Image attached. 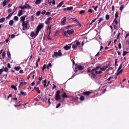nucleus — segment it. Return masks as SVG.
Listing matches in <instances>:
<instances>
[{
  "mask_svg": "<svg viewBox=\"0 0 129 129\" xmlns=\"http://www.w3.org/2000/svg\"><path fill=\"white\" fill-rule=\"evenodd\" d=\"M101 67V66H99L96 68H93L91 70V74L92 77L95 79H97V77L96 75L102 73V72L101 71H98V70Z\"/></svg>",
  "mask_w": 129,
  "mask_h": 129,
  "instance_id": "nucleus-1",
  "label": "nucleus"
},
{
  "mask_svg": "<svg viewBox=\"0 0 129 129\" xmlns=\"http://www.w3.org/2000/svg\"><path fill=\"white\" fill-rule=\"evenodd\" d=\"M61 51L60 50H59L58 52H54V54L52 55V57L54 58L55 57L57 58L58 57H60L61 56L62 54L61 53Z\"/></svg>",
  "mask_w": 129,
  "mask_h": 129,
  "instance_id": "nucleus-2",
  "label": "nucleus"
},
{
  "mask_svg": "<svg viewBox=\"0 0 129 129\" xmlns=\"http://www.w3.org/2000/svg\"><path fill=\"white\" fill-rule=\"evenodd\" d=\"M28 20L26 21H24L23 22L22 24V26L23 27H24L25 28L27 29V24L28 23Z\"/></svg>",
  "mask_w": 129,
  "mask_h": 129,
  "instance_id": "nucleus-3",
  "label": "nucleus"
},
{
  "mask_svg": "<svg viewBox=\"0 0 129 129\" xmlns=\"http://www.w3.org/2000/svg\"><path fill=\"white\" fill-rule=\"evenodd\" d=\"M93 93V92L89 91H86L83 92L82 93V95L88 96H89L90 94Z\"/></svg>",
  "mask_w": 129,
  "mask_h": 129,
  "instance_id": "nucleus-4",
  "label": "nucleus"
},
{
  "mask_svg": "<svg viewBox=\"0 0 129 129\" xmlns=\"http://www.w3.org/2000/svg\"><path fill=\"white\" fill-rule=\"evenodd\" d=\"M44 24L43 23H41L40 24H39L37 27L36 29L40 31L41 29L43 27Z\"/></svg>",
  "mask_w": 129,
  "mask_h": 129,
  "instance_id": "nucleus-5",
  "label": "nucleus"
},
{
  "mask_svg": "<svg viewBox=\"0 0 129 129\" xmlns=\"http://www.w3.org/2000/svg\"><path fill=\"white\" fill-rule=\"evenodd\" d=\"M73 43L69 44L68 45H66L64 47L65 50H67L68 49H70L71 48V45Z\"/></svg>",
  "mask_w": 129,
  "mask_h": 129,
  "instance_id": "nucleus-6",
  "label": "nucleus"
},
{
  "mask_svg": "<svg viewBox=\"0 0 129 129\" xmlns=\"http://www.w3.org/2000/svg\"><path fill=\"white\" fill-rule=\"evenodd\" d=\"M51 19L52 18L51 17L47 18L45 21V23L46 24L49 25L50 23V21Z\"/></svg>",
  "mask_w": 129,
  "mask_h": 129,
  "instance_id": "nucleus-7",
  "label": "nucleus"
},
{
  "mask_svg": "<svg viewBox=\"0 0 129 129\" xmlns=\"http://www.w3.org/2000/svg\"><path fill=\"white\" fill-rule=\"evenodd\" d=\"M66 17H64L62 19V21L61 22V25H65V22L66 20Z\"/></svg>",
  "mask_w": 129,
  "mask_h": 129,
  "instance_id": "nucleus-8",
  "label": "nucleus"
},
{
  "mask_svg": "<svg viewBox=\"0 0 129 129\" xmlns=\"http://www.w3.org/2000/svg\"><path fill=\"white\" fill-rule=\"evenodd\" d=\"M67 32L69 35H71L74 33V31L73 29L68 30L67 31Z\"/></svg>",
  "mask_w": 129,
  "mask_h": 129,
  "instance_id": "nucleus-9",
  "label": "nucleus"
},
{
  "mask_svg": "<svg viewBox=\"0 0 129 129\" xmlns=\"http://www.w3.org/2000/svg\"><path fill=\"white\" fill-rule=\"evenodd\" d=\"M109 65V64L107 65L106 66H104L102 68H101H101H100V69L101 70V71H104L108 67Z\"/></svg>",
  "mask_w": 129,
  "mask_h": 129,
  "instance_id": "nucleus-10",
  "label": "nucleus"
},
{
  "mask_svg": "<svg viewBox=\"0 0 129 129\" xmlns=\"http://www.w3.org/2000/svg\"><path fill=\"white\" fill-rule=\"evenodd\" d=\"M25 81L22 78H20L19 79V86H20L23 84V82Z\"/></svg>",
  "mask_w": 129,
  "mask_h": 129,
  "instance_id": "nucleus-11",
  "label": "nucleus"
},
{
  "mask_svg": "<svg viewBox=\"0 0 129 129\" xmlns=\"http://www.w3.org/2000/svg\"><path fill=\"white\" fill-rule=\"evenodd\" d=\"M77 68L79 70H82L84 68V67L81 65L78 66Z\"/></svg>",
  "mask_w": 129,
  "mask_h": 129,
  "instance_id": "nucleus-12",
  "label": "nucleus"
},
{
  "mask_svg": "<svg viewBox=\"0 0 129 129\" xmlns=\"http://www.w3.org/2000/svg\"><path fill=\"white\" fill-rule=\"evenodd\" d=\"M73 7H67L66 8H64L63 9V10L64 11H66V10H72Z\"/></svg>",
  "mask_w": 129,
  "mask_h": 129,
  "instance_id": "nucleus-13",
  "label": "nucleus"
},
{
  "mask_svg": "<svg viewBox=\"0 0 129 129\" xmlns=\"http://www.w3.org/2000/svg\"><path fill=\"white\" fill-rule=\"evenodd\" d=\"M23 14L22 10H20L18 11V12L17 14V15L20 16Z\"/></svg>",
  "mask_w": 129,
  "mask_h": 129,
  "instance_id": "nucleus-14",
  "label": "nucleus"
},
{
  "mask_svg": "<svg viewBox=\"0 0 129 129\" xmlns=\"http://www.w3.org/2000/svg\"><path fill=\"white\" fill-rule=\"evenodd\" d=\"M26 17V15H24V16H22L21 17H20V19H21V21L22 22H24L25 21H24L25 20V17Z\"/></svg>",
  "mask_w": 129,
  "mask_h": 129,
  "instance_id": "nucleus-15",
  "label": "nucleus"
},
{
  "mask_svg": "<svg viewBox=\"0 0 129 129\" xmlns=\"http://www.w3.org/2000/svg\"><path fill=\"white\" fill-rule=\"evenodd\" d=\"M34 89L38 93H40V91L39 88L38 87H34Z\"/></svg>",
  "mask_w": 129,
  "mask_h": 129,
  "instance_id": "nucleus-16",
  "label": "nucleus"
},
{
  "mask_svg": "<svg viewBox=\"0 0 129 129\" xmlns=\"http://www.w3.org/2000/svg\"><path fill=\"white\" fill-rule=\"evenodd\" d=\"M61 98L60 95H55V99L56 101H58Z\"/></svg>",
  "mask_w": 129,
  "mask_h": 129,
  "instance_id": "nucleus-17",
  "label": "nucleus"
},
{
  "mask_svg": "<svg viewBox=\"0 0 129 129\" xmlns=\"http://www.w3.org/2000/svg\"><path fill=\"white\" fill-rule=\"evenodd\" d=\"M25 6L26 7V9H29L31 8V6H29V5L27 4L26 3H25Z\"/></svg>",
  "mask_w": 129,
  "mask_h": 129,
  "instance_id": "nucleus-18",
  "label": "nucleus"
},
{
  "mask_svg": "<svg viewBox=\"0 0 129 129\" xmlns=\"http://www.w3.org/2000/svg\"><path fill=\"white\" fill-rule=\"evenodd\" d=\"M64 1H61L59 4L57 6V8L60 7L63 3Z\"/></svg>",
  "mask_w": 129,
  "mask_h": 129,
  "instance_id": "nucleus-19",
  "label": "nucleus"
},
{
  "mask_svg": "<svg viewBox=\"0 0 129 129\" xmlns=\"http://www.w3.org/2000/svg\"><path fill=\"white\" fill-rule=\"evenodd\" d=\"M76 42V43L75 44L77 46H78L80 44V43L78 41H77V40H75L74 41V42Z\"/></svg>",
  "mask_w": 129,
  "mask_h": 129,
  "instance_id": "nucleus-20",
  "label": "nucleus"
},
{
  "mask_svg": "<svg viewBox=\"0 0 129 129\" xmlns=\"http://www.w3.org/2000/svg\"><path fill=\"white\" fill-rule=\"evenodd\" d=\"M76 42V43L75 44L77 46H78L80 44V43L78 41H77V40H75L74 41V42Z\"/></svg>",
  "mask_w": 129,
  "mask_h": 129,
  "instance_id": "nucleus-21",
  "label": "nucleus"
},
{
  "mask_svg": "<svg viewBox=\"0 0 129 129\" xmlns=\"http://www.w3.org/2000/svg\"><path fill=\"white\" fill-rule=\"evenodd\" d=\"M30 35L31 37H35V34L34 31H31L30 34Z\"/></svg>",
  "mask_w": 129,
  "mask_h": 129,
  "instance_id": "nucleus-22",
  "label": "nucleus"
},
{
  "mask_svg": "<svg viewBox=\"0 0 129 129\" xmlns=\"http://www.w3.org/2000/svg\"><path fill=\"white\" fill-rule=\"evenodd\" d=\"M45 99V100L46 101L47 99V97L45 96V97H44L43 99H42L41 97H40L39 98V99H40L41 101L42 100L43 101H44V99Z\"/></svg>",
  "mask_w": 129,
  "mask_h": 129,
  "instance_id": "nucleus-23",
  "label": "nucleus"
},
{
  "mask_svg": "<svg viewBox=\"0 0 129 129\" xmlns=\"http://www.w3.org/2000/svg\"><path fill=\"white\" fill-rule=\"evenodd\" d=\"M20 95L24 96L26 95V92H24L22 91H21L20 92Z\"/></svg>",
  "mask_w": 129,
  "mask_h": 129,
  "instance_id": "nucleus-24",
  "label": "nucleus"
},
{
  "mask_svg": "<svg viewBox=\"0 0 129 129\" xmlns=\"http://www.w3.org/2000/svg\"><path fill=\"white\" fill-rule=\"evenodd\" d=\"M14 23V22L12 20H10L9 22V25L10 26H12Z\"/></svg>",
  "mask_w": 129,
  "mask_h": 129,
  "instance_id": "nucleus-25",
  "label": "nucleus"
},
{
  "mask_svg": "<svg viewBox=\"0 0 129 129\" xmlns=\"http://www.w3.org/2000/svg\"><path fill=\"white\" fill-rule=\"evenodd\" d=\"M10 87L12 88L13 89H14L15 90H17L16 87L13 85H11V86Z\"/></svg>",
  "mask_w": 129,
  "mask_h": 129,
  "instance_id": "nucleus-26",
  "label": "nucleus"
},
{
  "mask_svg": "<svg viewBox=\"0 0 129 129\" xmlns=\"http://www.w3.org/2000/svg\"><path fill=\"white\" fill-rule=\"evenodd\" d=\"M19 7L20 8L22 9H25L26 8V7L25 5L24 6H21Z\"/></svg>",
  "mask_w": 129,
  "mask_h": 129,
  "instance_id": "nucleus-27",
  "label": "nucleus"
},
{
  "mask_svg": "<svg viewBox=\"0 0 129 129\" xmlns=\"http://www.w3.org/2000/svg\"><path fill=\"white\" fill-rule=\"evenodd\" d=\"M5 20V18L4 17H2L0 19V23H2Z\"/></svg>",
  "mask_w": 129,
  "mask_h": 129,
  "instance_id": "nucleus-28",
  "label": "nucleus"
},
{
  "mask_svg": "<svg viewBox=\"0 0 129 129\" xmlns=\"http://www.w3.org/2000/svg\"><path fill=\"white\" fill-rule=\"evenodd\" d=\"M62 33H63V36L66 37H68L67 35V32L66 31L63 30Z\"/></svg>",
  "mask_w": 129,
  "mask_h": 129,
  "instance_id": "nucleus-29",
  "label": "nucleus"
},
{
  "mask_svg": "<svg viewBox=\"0 0 129 129\" xmlns=\"http://www.w3.org/2000/svg\"><path fill=\"white\" fill-rule=\"evenodd\" d=\"M7 55L9 59L11 58V55L10 52L9 51H8L7 52Z\"/></svg>",
  "mask_w": 129,
  "mask_h": 129,
  "instance_id": "nucleus-30",
  "label": "nucleus"
},
{
  "mask_svg": "<svg viewBox=\"0 0 129 129\" xmlns=\"http://www.w3.org/2000/svg\"><path fill=\"white\" fill-rule=\"evenodd\" d=\"M7 2L6 0H4L3 2L2 6L3 7L5 6Z\"/></svg>",
  "mask_w": 129,
  "mask_h": 129,
  "instance_id": "nucleus-31",
  "label": "nucleus"
},
{
  "mask_svg": "<svg viewBox=\"0 0 129 129\" xmlns=\"http://www.w3.org/2000/svg\"><path fill=\"white\" fill-rule=\"evenodd\" d=\"M62 97L63 98H67L68 97V96L66 95V93L64 92L62 95Z\"/></svg>",
  "mask_w": 129,
  "mask_h": 129,
  "instance_id": "nucleus-32",
  "label": "nucleus"
},
{
  "mask_svg": "<svg viewBox=\"0 0 129 129\" xmlns=\"http://www.w3.org/2000/svg\"><path fill=\"white\" fill-rule=\"evenodd\" d=\"M77 47V46L75 44H73L72 46V48L75 50H76Z\"/></svg>",
  "mask_w": 129,
  "mask_h": 129,
  "instance_id": "nucleus-33",
  "label": "nucleus"
},
{
  "mask_svg": "<svg viewBox=\"0 0 129 129\" xmlns=\"http://www.w3.org/2000/svg\"><path fill=\"white\" fill-rule=\"evenodd\" d=\"M97 19V18H96L92 20L91 22L89 24V25H92V23L94 22Z\"/></svg>",
  "mask_w": 129,
  "mask_h": 129,
  "instance_id": "nucleus-34",
  "label": "nucleus"
},
{
  "mask_svg": "<svg viewBox=\"0 0 129 129\" xmlns=\"http://www.w3.org/2000/svg\"><path fill=\"white\" fill-rule=\"evenodd\" d=\"M41 0H36L35 3L36 4H40L41 2Z\"/></svg>",
  "mask_w": 129,
  "mask_h": 129,
  "instance_id": "nucleus-35",
  "label": "nucleus"
},
{
  "mask_svg": "<svg viewBox=\"0 0 129 129\" xmlns=\"http://www.w3.org/2000/svg\"><path fill=\"white\" fill-rule=\"evenodd\" d=\"M123 69H122L121 70H120L118 72H117V75H118L119 74H120V73H122L123 72Z\"/></svg>",
  "mask_w": 129,
  "mask_h": 129,
  "instance_id": "nucleus-36",
  "label": "nucleus"
},
{
  "mask_svg": "<svg viewBox=\"0 0 129 129\" xmlns=\"http://www.w3.org/2000/svg\"><path fill=\"white\" fill-rule=\"evenodd\" d=\"M128 53V52L127 51H123V56H124L126 55L127 53Z\"/></svg>",
  "mask_w": 129,
  "mask_h": 129,
  "instance_id": "nucleus-37",
  "label": "nucleus"
},
{
  "mask_svg": "<svg viewBox=\"0 0 129 129\" xmlns=\"http://www.w3.org/2000/svg\"><path fill=\"white\" fill-rule=\"evenodd\" d=\"M104 19L102 17L100 18L99 20V22H98V24H99L101 21H102Z\"/></svg>",
  "mask_w": 129,
  "mask_h": 129,
  "instance_id": "nucleus-38",
  "label": "nucleus"
},
{
  "mask_svg": "<svg viewBox=\"0 0 129 129\" xmlns=\"http://www.w3.org/2000/svg\"><path fill=\"white\" fill-rule=\"evenodd\" d=\"M60 93V91L58 90L57 91L55 95H60L59 94Z\"/></svg>",
  "mask_w": 129,
  "mask_h": 129,
  "instance_id": "nucleus-39",
  "label": "nucleus"
},
{
  "mask_svg": "<svg viewBox=\"0 0 129 129\" xmlns=\"http://www.w3.org/2000/svg\"><path fill=\"white\" fill-rule=\"evenodd\" d=\"M71 19H72L74 21H76L77 23L79 21L77 19L75 18H71Z\"/></svg>",
  "mask_w": 129,
  "mask_h": 129,
  "instance_id": "nucleus-40",
  "label": "nucleus"
},
{
  "mask_svg": "<svg viewBox=\"0 0 129 129\" xmlns=\"http://www.w3.org/2000/svg\"><path fill=\"white\" fill-rule=\"evenodd\" d=\"M85 12V11L84 10H82L79 12V14H84Z\"/></svg>",
  "mask_w": 129,
  "mask_h": 129,
  "instance_id": "nucleus-41",
  "label": "nucleus"
},
{
  "mask_svg": "<svg viewBox=\"0 0 129 129\" xmlns=\"http://www.w3.org/2000/svg\"><path fill=\"white\" fill-rule=\"evenodd\" d=\"M122 64H123L122 63L119 66V67L118 68L117 70V72H118V71H119L121 68Z\"/></svg>",
  "mask_w": 129,
  "mask_h": 129,
  "instance_id": "nucleus-42",
  "label": "nucleus"
},
{
  "mask_svg": "<svg viewBox=\"0 0 129 129\" xmlns=\"http://www.w3.org/2000/svg\"><path fill=\"white\" fill-rule=\"evenodd\" d=\"M41 13V11H38L36 13V14L37 16H38Z\"/></svg>",
  "mask_w": 129,
  "mask_h": 129,
  "instance_id": "nucleus-43",
  "label": "nucleus"
},
{
  "mask_svg": "<svg viewBox=\"0 0 129 129\" xmlns=\"http://www.w3.org/2000/svg\"><path fill=\"white\" fill-rule=\"evenodd\" d=\"M5 52L4 51L3 52L2 54V57L3 58L5 57Z\"/></svg>",
  "mask_w": 129,
  "mask_h": 129,
  "instance_id": "nucleus-44",
  "label": "nucleus"
},
{
  "mask_svg": "<svg viewBox=\"0 0 129 129\" xmlns=\"http://www.w3.org/2000/svg\"><path fill=\"white\" fill-rule=\"evenodd\" d=\"M20 68V67L19 66L15 67L14 68V69L17 71H18Z\"/></svg>",
  "mask_w": 129,
  "mask_h": 129,
  "instance_id": "nucleus-45",
  "label": "nucleus"
},
{
  "mask_svg": "<svg viewBox=\"0 0 129 129\" xmlns=\"http://www.w3.org/2000/svg\"><path fill=\"white\" fill-rule=\"evenodd\" d=\"M80 99L81 101H82L84 100V98L83 96H81L80 98Z\"/></svg>",
  "mask_w": 129,
  "mask_h": 129,
  "instance_id": "nucleus-46",
  "label": "nucleus"
},
{
  "mask_svg": "<svg viewBox=\"0 0 129 129\" xmlns=\"http://www.w3.org/2000/svg\"><path fill=\"white\" fill-rule=\"evenodd\" d=\"M72 27V26L70 25H69L67 26H66L65 27V28L66 29H68L69 28H70Z\"/></svg>",
  "mask_w": 129,
  "mask_h": 129,
  "instance_id": "nucleus-47",
  "label": "nucleus"
},
{
  "mask_svg": "<svg viewBox=\"0 0 129 129\" xmlns=\"http://www.w3.org/2000/svg\"><path fill=\"white\" fill-rule=\"evenodd\" d=\"M39 31L36 29V30L35 32V37L38 34V33L39 32Z\"/></svg>",
  "mask_w": 129,
  "mask_h": 129,
  "instance_id": "nucleus-48",
  "label": "nucleus"
},
{
  "mask_svg": "<svg viewBox=\"0 0 129 129\" xmlns=\"http://www.w3.org/2000/svg\"><path fill=\"white\" fill-rule=\"evenodd\" d=\"M109 18V16L108 14H107L106 15V19L107 20H108Z\"/></svg>",
  "mask_w": 129,
  "mask_h": 129,
  "instance_id": "nucleus-49",
  "label": "nucleus"
},
{
  "mask_svg": "<svg viewBox=\"0 0 129 129\" xmlns=\"http://www.w3.org/2000/svg\"><path fill=\"white\" fill-rule=\"evenodd\" d=\"M124 8V6L123 5H121L120 8V10L121 11H122Z\"/></svg>",
  "mask_w": 129,
  "mask_h": 129,
  "instance_id": "nucleus-50",
  "label": "nucleus"
},
{
  "mask_svg": "<svg viewBox=\"0 0 129 129\" xmlns=\"http://www.w3.org/2000/svg\"><path fill=\"white\" fill-rule=\"evenodd\" d=\"M14 19L15 21H17L18 20V18L17 16H15L14 17Z\"/></svg>",
  "mask_w": 129,
  "mask_h": 129,
  "instance_id": "nucleus-51",
  "label": "nucleus"
},
{
  "mask_svg": "<svg viewBox=\"0 0 129 129\" xmlns=\"http://www.w3.org/2000/svg\"><path fill=\"white\" fill-rule=\"evenodd\" d=\"M59 33V30H57L55 32V35L56 36H57L58 34Z\"/></svg>",
  "mask_w": 129,
  "mask_h": 129,
  "instance_id": "nucleus-52",
  "label": "nucleus"
},
{
  "mask_svg": "<svg viewBox=\"0 0 129 129\" xmlns=\"http://www.w3.org/2000/svg\"><path fill=\"white\" fill-rule=\"evenodd\" d=\"M118 12H116V13L115 14V18H117L118 17Z\"/></svg>",
  "mask_w": 129,
  "mask_h": 129,
  "instance_id": "nucleus-53",
  "label": "nucleus"
},
{
  "mask_svg": "<svg viewBox=\"0 0 129 129\" xmlns=\"http://www.w3.org/2000/svg\"><path fill=\"white\" fill-rule=\"evenodd\" d=\"M116 19L117 18H115L114 19L113 21V22H115L116 24H118V22Z\"/></svg>",
  "mask_w": 129,
  "mask_h": 129,
  "instance_id": "nucleus-54",
  "label": "nucleus"
},
{
  "mask_svg": "<svg viewBox=\"0 0 129 129\" xmlns=\"http://www.w3.org/2000/svg\"><path fill=\"white\" fill-rule=\"evenodd\" d=\"M8 70V69L7 67H5L4 69V71L6 72H7Z\"/></svg>",
  "mask_w": 129,
  "mask_h": 129,
  "instance_id": "nucleus-55",
  "label": "nucleus"
},
{
  "mask_svg": "<svg viewBox=\"0 0 129 129\" xmlns=\"http://www.w3.org/2000/svg\"><path fill=\"white\" fill-rule=\"evenodd\" d=\"M61 104L60 103H59L57 105L56 107V108H58L61 105Z\"/></svg>",
  "mask_w": 129,
  "mask_h": 129,
  "instance_id": "nucleus-56",
  "label": "nucleus"
},
{
  "mask_svg": "<svg viewBox=\"0 0 129 129\" xmlns=\"http://www.w3.org/2000/svg\"><path fill=\"white\" fill-rule=\"evenodd\" d=\"M118 62V59H115V66H117V63Z\"/></svg>",
  "mask_w": 129,
  "mask_h": 129,
  "instance_id": "nucleus-57",
  "label": "nucleus"
},
{
  "mask_svg": "<svg viewBox=\"0 0 129 129\" xmlns=\"http://www.w3.org/2000/svg\"><path fill=\"white\" fill-rule=\"evenodd\" d=\"M92 7L93 8H94V9L95 11L97 10V9L98 8V6H97L96 7H95L94 6H92Z\"/></svg>",
  "mask_w": 129,
  "mask_h": 129,
  "instance_id": "nucleus-58",
  "label": "nucleus"
},
{
  "mask_svg": "<svg viewBox=\"0 0 129 129\" xmlns=\"http://www.w3.org/2000/svg\"><path fill=\"white\" fill-rule=\"evenodd\" d=\"M15 37V35L14 34H12L11 36V38L12 39L14 38Z\"/></svg>",
  "mask_w": 129,
  "mask_h": 129,
  "instance_id": "nucleus-59",
  "label": "nucleus"
},
{
  "mask_svg": "<svg viewBox=\"0 0 129 129\" xmlns=\"http://www.w3.org/2000/svg\"><path fill=\"white\" fill-rule=\"evenodd\" d=\"M120 35V33H118V34H117V39H118L119 38Z\"/></svg>",
  "mask_w": 129,
  "mask_h": 129,
  "instance_id": "nucleus-60",
  "label": "nucleus"
},
{
  "mask_svg": "<svg viewBox=\"0 0 129 129\" xmlns=\"http://www.w3.org/2000/svg\"><path fill=\"white\" fill-rule=\"evenodd\" d=\"M126 45L129 44V39L127 40L126 42Z\"/></svg>",
  "mask_w": 129,
  "mask_h": 129,
  "instance_id": "nucleus-61",
  "label": "nucleus"
},
{
  "mask_svg": "<svg viewBox=\"0 0 129 129\" xmlns=\"http://www.w3.org/2000/svg\"><path fill=\"white\" fill-rule=\"evenodd\" d=\"M47 38L48 40H51V39L50 37V35H48L47 36Z\"/></svg>",
  "mask_w": 129,
  "mask_h": 129,
  "instance_id": "nucleus-62",
  "label": "nucleus"
},
{
  "mask_svg": "<svg viewBox=\"0 0 129 129\" xmlns=\"http://www.w3.org/2000/svg\"><path fill=\"white\" fill-rule=\"evenodd\" d=\"M46 11L45 10H43L42 12H41V14L42 15H44Z\"/></svg>",
  "mask_w": 129,
  "mask_h": 129,
  "instance_id": "nucleus-63",
  "label": "nucleus"
},
{
  "mask_svg": "<svg viewBox=\"0 0 129 129\" xmlns=\"http://www.w3.org/2000/svg\"><path fill=\"white\" fill-rule=\"evenodd\" d=\"M88 12H90V13H91L92 12V10L91 9H89L88 10Z\"/></svg>",
  "mask_w": 129,
  "mask_h": 129,
  "instance_id": "nucleus-64",
  "label": "nucleus"
}]
</instances>
